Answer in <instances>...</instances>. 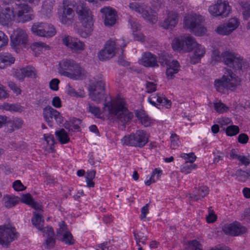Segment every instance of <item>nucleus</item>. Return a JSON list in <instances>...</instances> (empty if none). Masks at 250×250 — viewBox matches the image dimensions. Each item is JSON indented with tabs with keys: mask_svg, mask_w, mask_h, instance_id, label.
<instances>
[{
	"mask_svg": "<svg viewBox=\"0 0 250 250\" xmlns=\"http://www.w3.org/2000/svg\"><path fill=\"white\" fill-rule=\"evenodd\" d=\"M212 61L215 62L222 60L224 63L232 69L226 68L222 77L214 82L217 91L224 93L225 90H234L240 84L241 76L243 72L250 69V62H248L238 54L226 51L221 56H211Z\"/></svg>",
	"mask_w": 250,
	"mask_h": 250,
	"instance_id": "nucleus-1",
	"label": "nucleus"
},
{
	"mask_svg": "<svg viewBox=\"0 0 250 250\" xmlns=\"http://www.w3.org/2000/svg\"><path fill=\"white\" fill-rule=\"evenodd\" d=\"M88 90L89 95L92 101L100 103L104 100V108L107 107L109 113L114 116L118 123L125 125L131 121L133 115L128 110L126 102L124 100H119L114 103L107 102L105 94V82L104 81L91 83Z\"/></svg>",
	"mask_w": 250,
	"mask_h": 250,
	"instance_id": "nucleus-2",
	"label": "nucleus"
},
{
	"mask_svg": "<svg viewBox=\"0 0 250 250\" xmlns=\"http://www.w3.org/2000/svg\"><path fill=\"white\" fill-rule=\"evenodd\" d=\"M59 73L72 80H83L85 77V71L73 60L64 59L59 63Z\"/></svg>",
	"mask_w": 250,
	"mask_h": 250,
	"instance_id": "nucleus-3",
	"label": "nucleus"
},
{
	"mask_svg": "<svg viewBox=\"0 0 250 250\" xmlns=\"http://www.w3.org/2000/svg\"><path fill=\"white\" fill-rule=\"evenodd\" d=\"M40 0H15V18L19 22L24 23L32 20L34 16L32 14V10L27 3L34 5L38 4Z\"/></svg>",
	"mask_w": 250,
	"mask_h": 250,
	"instance_id": "nucleus-4",
	"label": "nucleus"
},
{
	"mask_svg": "<svg viewBox=\"0 0 250 250\" xmlns=\"http://www.w3.org/2000/svg\"><path fill=\"white\" fill-rule=\"evenodd\" d=\"M76 11L79 15L80 21L85 28V32L83 33L81 36L86 37L91 33L93 29V21L91 12L85 4L81 2L77 5Z\"/></svg>",
	"mask_w": 250,
	"mask_h": 250,
	"instance_id": "nucleus-5",
	"label": "nucleus"
},
{
	"mask_svg": "<svg viewBox=\"0 0 250 250\" xmlns=\"http://www.w3.org/2000/svg\"><path fill=\"white\" fill-rule=\"evenodd\" d=\"M203 17L199 15L192 14L185 16L184 19V27L196 36L205 34L206 29L202 25Z\"/></svg>",
	"mask_w": 250,
	"mask_h": 250,
	"instance_id": "nucleus-6",
	"label": "nucleus"
},
{
	"mask_svg": "<svg viewBox=\"0 0 250 250\" xmlns=\"http://www.w3.org/2000/svg\"><path fill=\"white\" fill-rule=\"evenodd\" d=\"M148 140L146 133L142 130H139L134 134L125 136L122 139V142L127 146L142 147L148 142Z\"/></svg>",
	"mask_w": 250,
	"mask_h": 250,
	"instance_id": "nucleus-7",
	"label": "nucleus"
},
{
	"mask_svg": "<svg viewBox=\"0 0 250 250\" xmlns=\"http://www.w3.org/2000/svg\"><path fill=\"white\" fill-rule=\"evenodd\" d=\"M75 2L73 0H63V6L59 11V17L63 24L72 22L74 16Z\"/></svg>",
	"mask_w": 250,
	"mask_h": 250,
	"instance_id": "nucleus-8",
	"label": "nucleus"
},
{
	"mask_svg": "<svg viewBox=\"0 0 250 250\" xmlns=\"http://www.w3.org/2000/svg\"><path fill=\"white\" fill-rule=\"evenodd\" d=\"M197 43L194 39L189 35L182 36L180 38L175 39L172 42V48L175 50H186L190 52L193 50Z\"/></svg>",
	"mask_w": 250,
	"mask_h": 250,
	"instance_id": "nucleus-9",
	"label": "nucleus"
},
{
	"mask_svg": "<svg viewBox=\"0 0 250 250\" xmlns=\"http://www.w3.org/2000/svg\"><path fill=\"white\" fill-rule=\"evenodd\" d=\"M28 41L26 32L23 29H17L15 31L14 35L11 37L10 45L17 53H19L22 47L26 46Z\"/></svg>",
	"mask_w": 250,
	"mask_h": 250,
	"instance_id": "nucleus-10",
	"label": "nucleus"
},
{
	"mask_svg": "<svg viewBox=\"0 0 250 250\" xmlns=\"http://www.w3.org/2000/svg\"><path fill=\"white\" fill-rule=\"evenodd\" d=\"M124 41L123 40H118L117 42L112 40L107 41L104 48L98 54L99 59L104 61L112 58L115 55L116 46H120L122 48L126 46V44L124 42L122 44L120 43V42Z\"/></svg>",
	"mask_w": 250,
	"mask_h": 250,
	"instance_id": "nucleus-11",
	"label": "nucleus"
},
{
	"mask_svg": "<svg viewBox=\"0 0 250 250\" xmlns=\"http://www.w3.org/2000/svg\"><path fill=\"white\" fill-rule=\"evenodd\" d=\"M17 237V232L14 227L10 225L0 226V244L7 247L10 243Z\"/></svg>",
	"mask_w": 250,
	"mask_h": 250,
	"instance_id": "nucleus-12",
	"label": "nucleus"
},
{
	"mask_svg": "<svg viewBox=\"0 0 250 250\" xmlns=\"http://www.w3.org/2000/svg\"><path fill=\"white\" fill-rule=\"evenodd\" d=\"M230 7L227 0H217L216 3L210 6L208 11L213 16L227 17L230 12Z\"/></svg>",
	"mask_w": 250,
	"mask_h": 250,
	"instance_id": "nucleus-13",
	"label": "nucleus"
},
{
	"mask_svg": "<svg viewBox=\"0 0 250 250\" xmlns=\"http://www.w3.org/2000/svg\"><path fill=\"white\" fill-rule=\"evenodd\" d=\"M129 7L132 10L141 14L144 19L149 22L153 23L157 21L156 15L153 14L150 8L144 4L134 2L130 3Z\"/></svg>",
	"mask_w": 250,
	"mask_h": 250,
	"instance_id": "nucleus-14",
	"label": "nucleus"
},
{
	"mask_svg": "<svg viewBox=\"0 0 250 250\" xmlns=\"http://www.w3.org/2000/svg\"><path fill=\"white\" fill-rule=\"evenodd\" d=\"M42 115L45 122L50 127L53 125V119H54L59 125L62 124L64 121V118L62 114L50 105H48L43 109Z\"/></svg>",
	"mask_w": 250,
	"mask_h": 250,
	"instance_id": "nucleus-15",
	"label": "nucleus"
},
{
	"mask_svg": "<svg viewBox=\"0 0 250 250\" xmlns=\"http://www.w3.org/2000/svg\"><path fill=\"white\" fill-rule=\"evenodd\" d=\"M63 43L73 53H80L85 49V44L78 38L67 36L62 39Z\"/></svg>",
	"mask_w": 250,
	"mask_h": 250,
	"instance_id": "nucleus-16",
	"label": "nucleus"
},
{
	"mask_svg": "<svg viewBox=\"0 0 250 250\" xmlns=\"http://www.w3.org/2000/svg\"><path fill=\"white\" fill-rule=\"evenodd\" d=\"M57 238L64 242L65 244L72 245L74 243V240L71 232L68 230L67 226L64 221L59 223V228L57 230Z\"/></svg>",
	"mask_w": 250,
	"mask_h": 250,
	"instance_id": "nucleus-17",
	"label": "nucleus"
},
{
	"mask_svg": "<svg viewBox=\"0 0 250 250\" xmlns=\"http://www.w3.org/2000/svg\"><path fill=\"white\" fill-rule=\"evenodd\" d=\"M239 20L236 18L230 19L228 21L221 24L216 29V32L221 35H227L232 33L239 25Z\"/></svg>",
	"mask_w": 250,
	"mask_h": 250,
	"instance_id": "nucleus-18",
	"label": "nucleus"
},
{
	"mask_svg": "<svg viewBox=\"0 0 250 250\" xmlns=\"http://www.w3.org/2000/svg\"><path fill=\"white\" fill-rule=\"evenodd\" d=\"M100 12L106 26H111L116 23L117 15L114 9L109 6L104 7L100 10Z\"/></svg>",
	"mask_w": 250,
	"mask_h": 250,
	"instance_id": "nucleus-19",
	"label": "nucleus"
},
{
	"mask_svg": "<svg viewBox=\"0 0 250 250\" xmlns=\"http://www.w3.org/2000/svg\"><path fill=\"white\" fill-rule=\"evenodd\" d=\"M222 229L226 234L233 236L243 234L247 231V229L237 222L225 225Z\"/></svg>",
	"mask_w": 250,
	"mask_h": 250,
	"instance_id": "nucleus-20",
	"label": "nucleus"
},
{
	"mask_svg": "<svg viewBox=\"0 0 250 250\" xmlns=\"http://www.w3.org/2000/svg\"><path fill=\"white\" fill-rule=\"evenodd\" d=\"M148 102L152 105L157 106L158 105L165 106L169 108L171 106V102L162 94H153L151 95L148 98Z\"/></svg>",
	"mask_w": 250,
	"mask_h": 250,
	"instance_id": "nucleus-21",
	"label": "nucleus"
},
{
	"mask_svg": "<svg viewBox=\"0 0 250 250\" xmlns=\"http://www.w3.org/2000/svg\"><path fill=\"white\" fill-rule=\"evenodd\" d=\"M15 18V11L10 7H6L0 13V23L4 26H8Z\"/></svg>",
	"mask_w": 250,
	"mask_h": 250,
	"instance_id": "nucleus-22",
	"label": "nucleus"
},
{
	"mask_svg": "<svg viewBox=\"0 0 250 250\" xmlns=\"http://www.w3.org/2000/svg\"><path fill=\"white\" fill-rule=\"evenodd\" d=\"M178 14L174 11H170L167 13V18L161 23L162 26L165 29L172 28L178 23Z\"/></svg>",
	"mask_w": 250,
	"mask_h": 250,
	"instance_id": "nucleus-23",
	"label": "nucleus"
},
{
	"mask_svg": "<svg viewBox=\"0 0 250 250\" xmlns=\"http://www.w3.org/2000/svg\"><path fill=\"white\" fill-rule=\"evenodd\" d=\"M17 77L20 81H23L25 77L36 78L37 72L35 68L32 66L22 68L16 73Z\"/></svg>",
	"mask_w": 250,
	"mask_h": 250,
	"instance_id": "nucleus-24",
	"label": "nucleus"
},
{
	"mask_svg": "<svg viewBox=\"0 0 250 250\" xmlns=\"http://www.w3.org/2000/svg\"><path fill=\"white\" fill-rule=\"evenodd\" d=\"M15 58L10 53L5 52L0 54V69H4L14 64Z\"/></svg>",
	"mask_w": 250,
	"mask_h": 250,
	"instance_id": "nucleus-25",
	"label": "nucleus"
},
{
	"mask_svg": "<svg viewBox=\"0 0 250 250\" xmlns=\"http://www.w3.org/2000/svg\"><path fill=\"white\" fill-rule=\"evenodd\" d=\"M157 62L155 56L150 52L145 53L141 60V63L146 67L157 66Z\"/></svg>",
	"mask_w": 250,
	"mask_h": 250,
	"instance_id": "nucleus-26",
	"label": "nucleus"
},
{
	"mask_svg": "<svg viewBox=\"0 0 250 250\" xmlns=\"http://www.w3.org/2000/svg\"><path fill=\"white\" fill-rule=\"evenodd\" d=\"M194 53L190 57V62L191 63L195 64L199 62L201 58L203 57L205 53V49L201 44L198 43L195 45L194 49Z\"/></svg>",
	"mask_w": 250,
	"mask_h": 250,
	"instance_id": "nucleus-27",
	"label": "nucleus"
},
{
	"mask_svg": "<svg viewBox=\"0 0 250 250\" xmlns=\"http://www.w3.org/2000/svg\"><path fill=\"white\" fill-rule=\"evenodd\" d=\"M208 191L209 189L207 186H202L195 189L192 196H190V198L197 201L204 198L208 193Z\"/></svg>",
	"mask_w": 250,
	"mask_h": 250,
	"instance_id": "nucleus-28",
	"label": "nucleus"
},
{
	"mask_svg": "<svg viewBox=\"0 0 250 250\" xmlns=\"http://www.w3.org/2000/svg\"><path fill=\"white\" fill-rule=\"evenodd\" d=\"M135 115L141 124L144 126H150L152 123L151 120L144 110H136Z\"/></svg>",
	"mask_w": 250,
	"mask_h": 250,
	"instance_id": "nucleus-29",
	"label": "nucleus"
},
{
	"mask_svg": "<svg viewBox=\"0 0 250 250\" xmlns=\"http://www.w3.org/2000/svg\"><path fill=\"white\" fill-rule=\"evenodd\" d=\"M168 66L166 72L167 77L168 79H172L174 77V74L179 72L180 65L178 61L173 60Z\"/></svg>",
	"mask_w": 250,
	"mask_h": 250,
	"instance_id": "nucleus-30",
	"label": "nucleus"
},
{
	"mask_svg": "<svg viewBox=\"0 0 250 250\" xmlns=\"http://www.w3.org/2000/svg\"><path fill=\"white\" fill-rule=\"evenodd\" d=\"M31 222L34 226L40 230L43 229L44 219L43 216L39 213L33 212V217L31 219Z\"/></svg>",
	"mask_w": 250,
	"mask_h": 250,
	"instance_id": "nucleus-31",
	"label": "nucleus"
},
{
	"mask_svg": "<svg viewBox=\"0 0 250 250\" xmlns=\"http://www.w3.org/2000/svg\"><path fill=\"white\" fill-rule=\"evenodd\" d=\"M239 4L241 7L244 19H248L250 17V1H241Z\"/></svg>",
	"mask_w": 250,
	"mask_h": 250,
	"instance_id": "nucleus-32",
	"label": "nucleus"
},
{
	"mask_svg": "<svg viewBox=\"0 0 250 250\" xmlns=\"http://www.w3.org/2000/svg\"><path fill=\"white\" fill-rule=\"evenodd\" d=\"M55 135L58 140L62 144H66L69 141L70 139L67 133L63 128L61 129L60 130L56 131L55 132Z\"/></svg>",
	"mask_w": 250,
	"mask_h": 250,
	"instance_id": "nucleus-33",
	"label": "nucleus"
},
{
	"mask_svg": "<svg viewBox=\"0 0 250 250\" xmlns=\"http://www.w3.org/2000/svg\"><path fill=\"white\" fill-rule=\"evenodd\" d=\"M54 3V0H45L42 5V12L46 15L50 14L53 10Z\"/></svg>",
	"mask_w": 250,
	"mask_h": 250,
	"instance_id": "nucleus-34",
	"label": "nucleus"
},
{
	"mask_svg": "<svg viewBox=\"0 0 250 250\" xmlns=\"http://www.w3.org/2000/svg\"><path fill=\"white\" fill-rule=\"evenodd\" d=\"M4 205L7 208H10L16 206L19 201V198L17 197L7 195L5 197Z\"/></svg>",
	"mask_w": 250,
	"mask_h": 250,
	"instance_id": "nucleus-35",
	"label": "nucleus"
},
{
	"mask_svg": "<svg viewBox=\"0 0 250 250\" xmlns=\"http://www.w3.org/2000/svg\"><path fill=\"white\" fill-rule=\"evenodd\" d=\"M56 33V30L53 25L48 23H45L42 37H50Z\"/></svg>",
	"mask_w": 250,
	"mask_h": 250,
	"instance_id": "nucleus-36",
	"label": "nucleus"
},
{
	"mask_svg": "<svg viewBox=\"0 0 250 250\" xmlns=\"http://www.w3.org/2000/svg\"><path fill=\"white\" fill-rule=\"evenodd\" d=\"M45 23H36L32 27V31L34 34L39 36H42Z\"/></svg>",
	"mask_w": 250,
	"mask_h": 250,
	"instance_id": "nucleus-37",
	"label": "nucleus"
},
{
	"mask_svg": "<svg viewBox=\"0 0 250 250\" xmlns=\"http://www.w3.org/2000/svg\"><path fill=\"white\" fill-rule=\"evenodd\" d=\"M5 110L10 111L21 112L23 111V107L19 104H5L3 105Z\"/></svg>",
	"mask_w": 250,
	"mask_h": 250,
	"instance_id": "nucleus-38",
	"label": "nucleus"
},
{
	"mask_svg": "<svg viewBox=\"0 0 250 250\" xmlns=\"http://www.w3.org/2000/svg\"><path fill=\"white\" fill-rule=\"evenodd\" d=\"M197 165L193 163L185 162L181 167V171L185 174H188L191 172V170L195 169Z\"/></svg>",
	"mask_w": 250,
	"mask_h": 250,
	"instance_id": "nucleus-39",
	"label": "nucleus"
},
{
	"mask_svg": "<svg viewBox=\"0 0 250 250\" xmlns=\"http://www.w3.org/2000/svg\"><path fill=\"white\" fill-rule=\"evenodd\" d=\"M135 239L136 241V245L137 246L140 247V243H141L143 245L146 244V241L147 240V236L145 235L143 233L140 232L136 233L135 232H133Z\"/></svg>",
	"mask_w": 250,
	"mask_h": 250,
	"instance_id": "nucleus-40",
	"label": "nucleus"
},
{
	"mask_svg": "<svg viewBox=\"0 0 250 250\" xmlns=\"http://www.w3.org/2000/svg\"><path fill=\"white\" fill-rule=\"evenodd\" d=\"M158 62L163 66L168 65L171 63L169 56L165 53L159 55Z\"/></svg>",
	"mask_w": 250,
	"mask_h": 250,
	"instance_id": "nucleus-41",
	"label": "nucleus"
},
{
	"mask_svg": "<svg viewBox=\"0 0 250 250\" xmlns=\"http://www.w3.org/2000/svg\"><path fill=\"white\" fill-rule=\"evenodd\" d=\"M128 24L133 32H136L140 29V24L136 19L129 17L128 19Z\"/></svg>",
	"mask_w": 250,
	"mask_h": 250,
	"instance_id": "nucleus-42",
	"label": "nucleus"
},
{
	"mask_svg": "<svg viewBox=\"0 0 250 250\" xmlns=\"http://www.w3.org/2000/svg\"><path fill=\"white\" fill-rule=\"evenodd\" d=\"M239 132V127L237 125H231L226 129V133L228 136H232L236 135Z\"/></svg>",
	"mask_w": 250,
	"mask_h": 250,
	"instance_id": "nucleus-43",
	"label": "nucleus"
},
{
	"mask_svg": "<svg viewBox=\"0 0 250 250\" xmlns=\"http://www.w3.org/2000/svg\"><path fill=\"white\" fill-rule=\"evenodd\" d=\"M54 231L52 228L50 229L49 236L46 240V244L48 248H53L55 244V239L53 237Z\"/></svg>",
	"mask_w": 250,
	"mask_h": 250,
	"instance_id": "nucleus-44",
	"label": "nucleus"
},
{
	"mask_svg": "<svg viewBox=\"0 0 250 250\" xmlns=\"http://www.w3.org/2000/svg\"><path fill=\"white\" fill-rule=\"evenodd\" d=\"M181 157L186 160V162L191 163H193L196 159V157L193 153H182L181 154Z\"/></svg>",
	"mask_w": 250,
	"mask_h": 250,
	"instance_id": "nucleus-45",
	"label": "nucleus"
},
{
	"mask_svg": "<svg viewBox=\"0 0 250 250\" xmlns=\"http://www.w3.org/2000/svg\"><path fill=\"white\" fill-rule=\"evenodd\" d=\"M214 107L215 110L220 113L226 111L228 108L226 105L221 102L214 104Z\"/></svg>",
	"mask_w": 250,
	"mask_h": 250,
	"instance_id": "nucleus-46",
	"label": "nucleus"
},
{
	"mask_svg": "<svg viewBox=\"0 0 250 250\" xmlns=\"http://www.w3.org/2000/svg\"><path fill=\"white\" fill-rule=\"evenodd\" d=\"M146 92L147 93H151L156 90L157 85L153 82H146Z\"/></svg>",
	"mask_w": 250,
	"mask_h": 250,
	"instance_id": "nucleus-47",
	"label": "nucleus"
},
{
	"mask_svg": "<svg viewBox=\"0 0 250 250\" xmlns=\"http://www.w3.org/2000/svg\"><path fill=\"white\" fill-rule=\"evenodd\" d=\"M33 200V199L29 193L23 194L21 198V201L29 206Z\"/></svg>",
	"mask_w": 250,
	"mask_h": 250,
	"instance_id": "nucleus-48",
	"label": "nucleus"
},
{
	"mask_svg": "<svg viewBox=\"0 0 250 250\" xmlns=\"http://www.w3.org/2000/svg\"><path fill=\"white\" fill-rule=\"evenodd\" d=\"M13 188L16 191H22L25 187L22 185L20 180H16L13 184Z\"/></svg>",
	"mask_w": 250,
	"mask_h": 250,
	"instance_id": "nucleus-49",
	"label": "nucleus"
},
{
	"mask_svg": "<svg viewBox=\"0 0 250 250\" xmlns=\"http://www.w3.org/2000/svg\"><path fill=\"white\" fill-rule=\"evenodd\" d=\"M88 111L95 116L100 115L101 114L100 108L98 106H92L90 104H88Z\"/></svg>",
	"mask_w": 250,
	"mask_h": 250,
	"instance_id": "nucleus-50",
	"label": "nucleus"
},
{
	"mask_svg": "<svg viewBox=\"0 0 250 250\" xmlns=\"http://www.w3.org/2000/svg\"><path fill=\"white\" fill-rule=\"evenodd\" d=\"M171 147L175 149L178 146V137L176 134H172L170 137Z\"/></svg>",
	"mask_w": 250,
	"mask_h": 250,
	"instance_id": "nucleus-51",
	"label": "nucleus"
},
{
	"mask_svg": "<svg viewBox=\"0 0 250 250\" xmlns=\"http://www.w3.org/2000/svg\"><path fill=\"white\" fill-rule=\"evenodd\" d=\"M60 83V81L58 79H53L49 83V86L51 89L54 91H57L58 90V85Z\"/></svg>",
	"mask_w": 250,
	"mask_h": 250,
	"instance_id": "nucleus-52",
	"label": "nucleus"
},
{
	"mask_svg": "<svg viewBox=\"0 0 250 250\" xmlns=\"http://www.w3.org/2000/svg\"><path fill=\"white\" fill-rule=\"evenodd\" d=\"M162 173V171L161 170L155 168L151 175V176L153 177L152 182L155 183L156 180H158Z\"/></svg>",
	"mask_w": 250,
	"mask_h": 250,
	"instance_id": "nucleus-53",
	"label": "nucleus"
},
{
	"mask_svg": "<svg viewBox=\"0 0 250 250\" xmlns=\"http://www.w3.org/2000/svg\"><path fill=\"white\" fill-rule=\"evenodd\" d=\"M231 120L227 117H222L217 119V123L219 124L222 127L230 123Z\"/></svg>",
	"mask_w": 250,
	"mask_h": 250,
	"instance_id": "nucleus-54",
	"label": "nucleus"
},
{
	"mask_svg": "<svg viewBox=\"0 0 250 250\" xmlns=\"http://www.w3.org/2000/svg\"><path fill=\"white\" fill-rule=\"evenodd\" d=\"M150 3L154 10L159 9L162 6V2L161 0H150Z\"/></svg>",
	"mask_w": 250,
	"mask_h": 250,
	"instance_id": "nucleus-55",
	"label": "nucleus"
},
{
	"mask_svg": "<svg viewBox=\"0 0 250 250\" xmlns=\"http://www.w3.org/2000/svg\"><path fill=\"white\" fill-rule=\"evenodd\" d=\"M188 244L193 247L192 250H202L201 245L196 240L189 241Z\"/></svg>",
	"mask_w": 250,
	"mask_h": 250,
	"instance_id": "nucleus-56",
	"label": "nucleus"
},
{
	"mask_svg": "<svg viewBox=\"0 0 250 250\" xmlns=\"http://www.w3.org/2000/svg\"><path fill=\"white\" fill-rule=\"evenodd\" d=\"M52 105L56 108H60L62 106V101L59 97L56 96L53 98Z\"/></svg>",
	"mask_w": 250,
	"mask_h": 250,
	"instance_id": "nucleus-57",
	"label": "nucleus"
},
{
	"mask_svg": "<svg viewBox=\"0 0 250 250\" xmlns=\"http://www.w3.org/2000/svg\"><path fill=\"white\" fill-rule=\"evenodd\" d=\"M249 140L248 135L245 133H241L238 137V142L242 144H246Z\"/></svg>",
	"mask_w": 250,
	"mask_h": 250,
	"instance_id": "nucleus-58",
	"label": "nucleus"
},
{
	"mask_svg": "<svg viewBox=\"0 0 250 250\" xmlns=\"http://www.w3.org/2000/svg\"><path fill=\"white\" fill-rule=\"evenodd\" d=\"M8 86L14 92L17 94H20L21 90L20 88L13 82H8Z\"/></svg>",
	"mask_w": 250,
	"mask_h": 250,
	"instance_id": "nucleus-59",
	"label": "nucleus"
},
{
	"mask_svg": "<svg viewBox=\"0 0 250 250\" xmlns=\"http://www.w3.org/2000/svg\"><path fill=\"white\" fill-rule=\"evenodd\" d=\"M22 124L23 121L20 118H16L13 120V126L17 129L21 128Z\"/></svg>",
	"mask_w": 250,
	"mask_h": 250,
	"instance_id": "nucleus-60",
	"label": "nucleus"
},
{
	"mask_svg": "<svg viewBox=\"0 0 250 250\" xmlns=\"http://www.w3.org/2000/svg\"><path fill=\"white\" fill-rule=\"evenodd\" d=\"M45 140L46 141L48 145L52 146L55 143V139L52 135H44Z\"/></svg>",
	"mask_w": 250,
	"mask_h": 250,
	"instance_id": "nucleus-61",
	"label": "nucleus"
},
{
	"mask_svg": "<svg viewBox=\"0 0 250 250\" xmlns=\"http://www.w3.org/2000/svg\"><path fill=\"white\" fill-rule=\"evenodd\" d=\"M29 206L37 210L43 211L42 205L39 203L34 200L33 201Z\"/></svg>",
	"mask_w": 250,
	"mask_h": 250,
	"instance_id": "nucleus-62",
	"label": "nucleus"
},
{
	"mask_svg": "<svg viewBox=\"0 0 250 250\" xmlns=\"http://www.w3.org/2000/svg\"><path fill=\"white\" fill-rule=\"evenodd\" d=\"M148 213V204H146L141 208V216L142 219L146 217V214Z\"/></svg>",
	"mask_w": 250,
	"mask_h": 250,
	"instance_id": "nucleus-63",
	"label": "nucleus"
},
{
	"mask_svg": "<svg viewBox=\"0 0 250 250\" xmlns=\"http://www.w3.org/2000/svg\"><path fill=\"white\" fill-rule=\"evenodd\" d=\"M206 220L208 223H213L216 220V216L214 213L209 212L206 217Z\"/></svg>",
	"mask_w": 250,
	"mask_h": 250,
	"instance_id": "nucleus-64",
	"label": "nucleus"
}]
</instances>
